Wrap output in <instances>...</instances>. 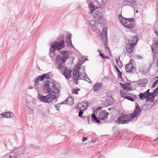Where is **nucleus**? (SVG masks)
I'll use <instances>...</instances> for the list:
<instances>
[{
  "label": "nucleus",
  "instance_id": "43",
  "mask_svg": "<svg viewBox=\"0 0 158 158\" xmlns=\"http://www.w3.org/2000/svg\"><path fill=\"white\" fill-rule=\"evenodd\" d=\"M137 82L138 84L140 85L141 86H142V85L143 84V79L139 80Z\"/></svg>",
  "mask_w": 158,
  "mask_h": 158
},
{
  "label": "nucleus",
  "instance_id": "24",
  "mask_svg": "<svg viewBox=\"0 0 158 158\" xmlns=\"http://www.w3.org/2000/svg\"><path fill=\"white\" fill-rule=\"evenodd\" d=\"M115 60L119 68H121L122 67L123 64L122 62L120 60V56H119V58H115Z\"/></svg>",
  "mask_w": 158,
  "mask_h": 158
},
{
  "label": "nucleus",
  "instance_id": "13",
  "mask_svg": "<svg viewBox=\"0 0 158 158\" xmlns=\"http://www.w3.org/2000/svg\"><path fill=\"white\" fill-rule=\"evenodd\" d=\"M109 114V113L106 112L105 110H102L99 112L98 118L101 120H104L107 118Z\"/></svg>",
  "mask_w": 158,
  "mask_h": 158
},
{
  "label": "nucleus",
  "instance_id": "51",
  "mask_svg": "<svg viewBox=\"0 0 158 158\" xmlns=\"http://www.w3.org/2000/svg\"><path fill=\"white\" fill-rule=\"evenodd\" d=\"M54 106L55 107L56 109L57 110L59 111H60V109L59 107H60V106H57L56 105H55Z\"/></svg>",
  "mask_w": 158,
  "mask_h": 158
},
{
  "label": "nucleus",
  "instance_id": "35",
  "mask_svg": "<svg viewBox=\"0 0 158 158\" xmlns=\"http://www.w3.org/2000/svg\"><path fill=\"white\" fill-rule=\"evenodd\" d=\"M135 57L137 59L139 60L142 59L143 58V56L139 55H136L135 56Z\"/></svg>",
  "mask_w": 158,
  "mask_h": 158
},
{
  "label": "nucleus",
  "instance_id": "27",
  "mask_svg": "<svg viewBox=\"0 0 158 158\" xmlns=\"http://www.w3.org/2000/svg\"><path fill=\"white\" fill-rule=\"evenodd\" d=\"M122 97H124V99H127L131 101L132 102H133L135 99L133 97H131V96H129L128 95H122Z\"/></svg>",
  "mask_w": 158,
  "mask_h": 158
},
{
  "label": "nucleus",
  "instance_id": "54",
  "mask_svg": "<svg viewBox=\"0 0 158 158\" xmlns=\"http://www.w3.org/2000/svg\"><path fill=\"white\" fill-rule=\"evenodd\" d=\"M133 94H131V93H128L127 94V95H128L129 96H131V97H133Z\"/></svg>",
  "mask_w": 158,
  "mask_h": 158
},
{
  "label": "nucleus",
  "instance_id": "21",
  "mask_svg": "<svg viewBox=\"0 0 158 158\" xmlns=\"http://www.w3.org/2000/svg\"><path fill=\"white\" fill-rule=\"evenodd\" d=\"M92 121L93 122L99 123H100V120L96 117L95 114L93 113L91 115Z\"/></svg>",
  "mask_w": 158,
  "mask_h": 158
},
{
  "label": "nucleus",
  "instance_id": "16",
  "mask_svg": "<svg viewBox=\"0 0 158 158\" xmlns=\"http://www.w3.org/2000/svg\"><path fill=\"white\" fill-rule=\"evenodd\" d=\"M125 68L127 72L133 73L136 71V68L134 67L133 65H130L129 64H127Z\"/></svg>",
  "mask_w": 158,
  "mask_h": 158
},
{
  "label": "nucleus",
  "instance_id": "37",
  "mask_svg": "<svg viewBox=\"0 0 158 158\" xmlns=\"http://www.w3.org/2000/svg\"><path fill=\"white\" fill-rule=\"evenodd\" d=\"M118 77L122 80V81H123V80L122 77V73L119 70L118 72Z\"/></svg>",
  "mask_w": 158,
  "mask_h": 158
},
{
  "label": "nucleus",
  "instance_id": "59",
  "mask_svg": "<svg viewBox=\"0 0 158 158\" xmlns=\"http://www.w3.org/2000/svg\"><path fill=\"white\" fill-rule=\"evenodd\" d=\"M123 17L122 16L121 14L119 15V18L120 20L121 19V18H123Z\"/></svg>",
  "mask_w": 158,
  "mask_h": 158
},
{
  "label": "nucleus",
  "instance_id": "57",
  "mask_svg": "<svg viewBox=\"0 0 158 158\" xmlns=\"http://www.w3.org/2000/svg\"><path fill=\"white\" fill-rule=\"evenodd\" d=\"M115 68V69H116V71L118 72V71H119V69H118V68L117 67V66L115 65V67H114Z\"/></svg>",
  "mask_w": 158,
  "mask_h": 158
},
{
  "label": "nucleus",
  "instance_id": "48",
  "mask_svg": "<svg viewBox=\"0 0 158 158\" xmlns=\"http://www.w3.org/2000/svg\"><path fill=\"white\" fill-rule=\"evenodd\" d=\"M73 79V81H74V83L76 84H78V79Z\"/></svg>",
  "mask_w": 158,
  "mask_h": 158
},
{
  "label": "nucleus",
  "instance_id": "18",
  "mask_svg": "<svg viewBox=\"0 0 158 158\" xmlns=\"http://www.w3.org/2000/svg\"><path fill=\"white\" fill-rule=\"evenodd\" d=\"M42 78L41 76H39L36 78L34 81L35 88L37 91H38L39 89V88L37 87V85L39 84V82L43 80V78Z\"/></svg>",
  "mask_w": 158,
  "mask_h": 158
},
{
  "label": "nucleus",
  "instance_id": "49",
  "mask_svg": "<svg viewBox=\"0 0 158 158\" xmlns=\"http://www.w3.org/2000/svg\"><path fill=\"white\" fill-rule=\"evenodd\" d=\"M100 56L102 58L104 59L105 58V56L104 55L103 53L102 52H100L99 53Z\"/></svg>",
  "mask_w": 158,
  "mask_h": 158
},
{
  "label": "nucleus",
  "instance_id": "53",
  "mask_svg": "<svg viewBox=\"0 0 158 158\" xmlns=\"http://www.w3.org/2000/svg\"><path fill=\"white\" fill-rule=\"evenodd\" d=\"M156 47H154L153 46V45H152V47H151V49H152V51H154V49H156Z\"/></svg>",
  "mask_w": 158,
  "mask_h": 158
},
{
  "label": "nucleus",
  "instance_id": "50",
  "mask_svg": "<svg viewBox=\"0 0 158 158\" xmlns=\"http://www.w3.org/2000/svg\"><path fill=\"white\" fill-rule=\"evenodd\" d=\"M133 60H131V59H130V61L128 62L127 64H129V65H133Z\"/></svg>",
  "mask_w": 158,
  "mask_h": 158
},
{
  "label": "nucleus",
  "instance_id": "22",
  "mask_svg": "<svg viewBox=\"0 0 158 158\" xmlns=\"http://www.w3.org/2000/svg\"><path fill=\"white\" fill-rule=\"evenodd\" d=\"M102 86V83H97L95 85L94 87L93 91L94 92H96L99 90Z\"/></svg>",
  "mask_w": 158,
  "mask_h": 158
},
{
  "label": "nucleus",
  "instance_id": "10",
  "mask_svg": "<svg viewBox=\"0 0 158 158\" xmlns=\"http://www.w3.org/2000/svg\"><path fill=\"white\" fill-rule=\"evenodd\" d=\"M150 90V89H148L143 93H140L138 95L139 99L141 100H143L145 98L151 99L150 95H152V94L149 92Z\"/></svg>",
  "mask_w": 158,
  "mask_h": 158
},
{
  "label": "nucleus",
  "instance_id": "63",
  "mask_svg": "<svg viewBox=\"0 0 158 158\" xmlns=\"http://www.w3.org/2000/svg\"><path fill=\"white\" fill-rule=\"evenodd\" d=\"M133 98L134 99H136L137 98V96L136 95H134L133 94Z\"/></svg>",
  "mask_w": 158,
  "mask_h": 158
},
{
  "label": "nucleus",
  "instance_id": "23",
  "mask_svg": "<svg viewBox=\"0 0 158 158\" xmlns=\"http://www.w3.org/2000/svg\"><path fill=\"white\" fill-rule=\"evenodd\" d=\"M83 67L80 68V66H78L77 64L75 68L74 69V73H80L79 70H82V71L84 73L83 71L82 70V68Z\"/></svg>",
  "mask_w": 158,
  "mask_h": 158
},
{
  "label": "nucleus",
  "instance_id": "55",
  "mask_svg": "<svg viewBox=\"0 0 158 158\" xmlns=\"http://www.w3.org/2000/svg\"><path fill=\"white\" fill-rule=\"evenodd\" d=\"M27 110H30L31 109H32L31 108H30L29 106H28V105H27Z\"/></svg>",
  "mask_w": 158,
  "mask_h": 158
},
{
  "label": "nucleus",
  "instance_id": "33",
  "mask_svg": "<svg viewBox=\"0 0 158 158\" xmlns=\"http://www.w3.org/2000/svg\"><path fill=\"white\" fill-rule=\"evenodd\" d=\"M30 147H32L34 148L36 151H39L40 150V148L38 146H34L33 145H31V146H29Z\"/></svg>",
  "mask_w": 158,
  "mask_h": 158
},
{
  "label": "nucleus",
  "instance_id": "60",
  "mask_svg": "<svg viewBox=\"0 0 158 158\" xmlns=\"http://www.w3.org/2000/svg\"><path fill=\"white\" fill-rule=\"evenodd\" d=\"M98 158H105L104 156L101 155H100L98 157Z\"/></svg>",
  "mask_w": 158,
  "mask_h": 158
},
{
  "label": "nucleus",
  "instance_id": "19",
  "mask_svg": "<svg viewBox=\"0 0 158 158\" xmlns=\"http://www.w3.org/2000/svg\"><path fill=\"white\" fill-rule=\"evenodd\" d=\"M138 39L136 35H134L132 36L131 38L128 40V43L135 44V45H136L138 41Z\"/></svg>",
  "mask_w": 158,
  "mask_h": 158
},
{
  "label": "nucleus",
  "instance_id": "20",
  "mask_svg": "<svg viewBox=\"0 0 158 158\" xmlns=\"http://www.w3.org/2000/svg\"><path fill=\"white\" fill-rule=\"evenodd\" d=\"M72 35L69 34V35L67 37V38L66 39V42L68 43V46L69 47H72L73 48H74V46L73 45L71 40V37Z\"/></svg>",
  "mask_w": 158,
  "mask_h": 158
},
{
  "label": "nucleus",
  "instance_id": "38",
  "mask_svg": "<svg viewBox=\"0 0 158 158\" xmlns=\"http://www.w3.org/2000/svg\"><path fill=\"white\" fill-rule=\"evenodd\" d=\"M66 101L68 102H70V103H72V102H73V98L71 97H69L66 99Z\"/></svg>",
  "mask_w": 158,
  "mask_h": 158
},
{
  "label": "nucleus",
  "instance_id": "17",
  "mask_svg": "<svg viewBox=\"0 0 158 158\" xmlns=\"http://www.w3.org/2000/svg\"><path fill=\"white\" fill-rule=\"evenodd\" d=\"M113 103V99L111 96H108L105 100L104 105L106 106H110Z\"/></svg>",
  "mask_w": 158,
  "mask_h": 158
},
{
  "label": "nucleus",
  "instance_id": "12",
  "mask_svg": "<svg viewBox=\"0 0 158 158\" xmlns=\"http://www.w3.org/2000/svg\"><path fill=\"white\" fill-rule=\"evenodd\" d=\"M94 14L96 15V16H94V17L96 18L97 23H102L103 22V18L101 13L99 12H98L96 10L95 11Z\"/></svg>",
  "mask_w": 158,
  "mask_h": 158
},
{
  "label": "nucleus",
  "instance_id": "62",
  "mask_svg": "<svg viewBox=\"0 0 158 158\" xmlns=\"http://www.w3.org/2000/svg\"><path fill=\"white\" fill-rule=\"evenodd\" d=\"M102 108V107H98L97 108V111L99 110L100 109H101Z\"/></svg>",
  "mask_w": 158,
  "mask_h": 158
},
{
  "label": "nucleus",
  "instance_id": "61",
  "mask_svg": "<svg viewBox=\"0 0 158 158\" xmlns=\"http://www.w3.org/2000/svg\"><path fill=\"white\" fill-rule=\"evenodd\" d=\"M85 105L86 106V107H88L89 106L88 105V103L87 102H86L85 103Z\"/></svg>",
  "mask_w": 158,
  "mask_h": 158
},
{
  "label": "nucleus",
  "instance_id": "46",
  "mask_svg": "<svg viewBox=\"0 0 158 158\" xmlns=\"http://www.w3.org/2000/svg\"><path fill=\"white\" fill-rule=\"evenodd\" d=\"M83 110H80L78 113V116L80 117H81L83 114Z\"/></svg>",
  "mask_w": 158,
  "mask_h": 158
},
{
  "label": "nucleus",
  "instance_id": "56",
  "mask_svg": "<svg viewBox=\"0 0 158 158\" xmlns=\"http://www.w3.org/2000/svg\"><path fill=\"white\" fill-rule=\"evenodd\" d=\"M94 1L98 5H99V0H94Z\"/></svg>",
  "mask_w": 158,
  "mask_h": 158
},
{
  "label": "nucleus",
  "instance_id": "30",
  "mask_svg": "<svg viewBox=\"0 0 158 158\" xmlns=\"http://www.w3.org/2000/svg\"><path fill=\"white\" fill-rule=\"evenodd\" d=\"M8 113L4 112L0 114V118H7Z\"/></svg>",
  "mask_w": 158,
  "mask_h": 158
},
{
  "label": "nucleus",
  "instance_id": "42",
  "mask_svg": "<svg viewBox=\"0 0 158 158\" xmlns=\"http://www.w3.org/2000/svg\"><path fill=\"white\" fill-rule=\"evenodd\" d=\"M72 94H78L77 91L76 90V89L73 88L72 89Z\"/></svg>",
  "mask_w": 158,
  "mask_h": 158
},
{
  "label": "nucleus",
  "instance_id": "26",
  "mask_svg": "<svg viewBox=\"0 0 158 158\" xmlns=\"http://www.w3.org/2000/svg\"><path fill=\"white\" fill-rule=\"evenodd\" d=\"M89 25L92 27L94 30L96 28V27L95 26L96 23L94 20H90L89 21Z\"/></svg>",
  "mask_w": 158,
  "mask_h": 158
},
{
  "label": "nucleus",
  "instance_id": "4",
  "mask_svg": "<svg viewBox=\"0 0 158 158\" xmlns=\"http://www.w3.org/2000/svg\"><path fill=\"white\" fill-rule=\"evenodd\" d=\"M26 150V148L23 146L15 149L13 152L7 153L5 156L7 158H16L18 156L25 153Z\"/></svg>",
  "mask_w": 158,
  "mask_h": 158
},
{
  "label": "nucleus",
  "instance_id": "14",
  "mask_svg": "<svg viewBox=\"0 0 158 158\" xmlns=\"http://www.w3.org/2000/svg\"><path fill=\"white\" fill-rule=\"evenodd\" d=\"M119 84L121 86L122 89L124 90L128 91L131 90L132 87H131V84L130 83L127 82L125 84H123L122 83H120Z\"/></svg>",
  "mask_w": 158,
  "mask_h": 158
},
{
  "label": "nucleus",
  "instance_id": "25",
  "mask_svg": "<svg viewBox=\"0 0 158 158\" xmlns=\"http://www.w3.org/2000/svg\"><path fill=\"white\" fill-rule=\"evenodd\" d=\"M158 93V90L157 89H155L153 93H151V94H152V95H150V98H152V99L154 98L155 96H157Z\"/></svg>",
  "mask_w": 158,
  "mask_h": 158
},
{
  "label": "nucleus",
  "instance_id": "36",
  "mask_svg": "<svg viewBox=\"0 0 158 158\" xmlns=\"http://www.w3.org/2000/svg\"><path fill=\"white\" fill-rule=\"evenodd\" d=\"M158 83V79L156 80L153 83V85L152 86V88L155 87Z\"/></svg>",
  "mask_w": 158,
  "mask_h": 158
},
{
  "label": "nucleus",
  "instance_id": "15",
  "mask_svg": "<svg viewBox=\"0 0 158 158\" xmlns=\"http://www.w3.org/2000/svg\"><path fill=\"white\" fill-rule=\"evenodd\" d=\"M135 21L133 18H128L127 22L125 27L128 28H132L134 27L135 24L132 22Z\"/></svg>",
  "mask_w": 158,
  "mask_h": 158
},
{
  "label": "nucleus",
  "instance_id": "1",
  "mask_svg": "<svg viewBox=\"0 0 158 158\" xmlns=\"http://www.w3.org/2000/svg\"><path fill=\"white\" fill-rule=\"evenodd\" d=\"M60 54L62 56L58 55L56 59V68L59 70H63V75L65 77L66 79H69L71 77V69L65 67V62L68 59L69 53L67 51H62L60 52Z\"/></svg>",
  "mask_w": 158,
  "mask_h": 158
},
{
  "label": "nucleus",
  "instance_id": "47",
  "mask_svg": "<svg viewBox=\"0 0 158 158\" xmlns=\"http://www.w3.org/2000/svg\"><path fill=\"white\" fill-rule=\"evenodd\" d=\"M83 62H82L81 60H79V61H78L77 64L78 66H80L83 64Z\"/></svg>",
  "mask_w": 158,
  "mask_h": 158
},
{
  "label": "nucleus",
  "instance_id": "44",
  "mask_svg": "<svg viewBox=\"0 0 158 158\" xmlns=\"http://www.w3.org/2000/svg\"><path fill=\"white\" fill-rule=\"evenodd\" d=\"M107 36V35H104L103 33H100V37L101 39H103L104 38H106Z\"/></svg>",
  "mask_w": 158,
  "mask_h": 158
},
{
  "label": "nucleus",
  "instance_id": "58",
  "mask_svg": "<svg viewBox=\"0 0 158 158\" xmlns=\"http://www.w3.org/2000/svg\"><path fill=\"white\" fill-rule=\"evenodd\" d=\"M87 140V137H83L82 138V141L84 142L85 141Z\"/></svg>",
  "mask_w": 158,
  "mask_h": 158
},
{
  "label": "nucleus",
  "instance_id": "6",
  "mask_svg": "<svg viewBox=\"0 0 158 158\" xmlns=\"http://www.w3.org/2000/svg\"><path fill=\"white\" fill-rule=\"evenodd\" d=\"M130 121L133 122L131 120L130 116L128 114H125L122 113L116 121V123L118 125L120 124H127Z\"/></svg>",
  "mask_w": 158,
  "mask_h": 158
},
{
  "label": "nucleus",
  "instance_id": "28",
  "mask_svg": "<svg viewBox=\"0 0 158 158\" xmlns=\"http://www.w3.org/2000/svg\"><path fill=\"white\" fill-rule=\"evenodd\" d=\"M128 19V18H124L123 17V18H121V19L120 20L121 23L124 26H125L126 25V23Z\"/></svg>",
  "mask_w": 158,
  "mask_h": 158
},
{
  "label": "nucleus",
  "instance_id": "3",
  "mask_svg": "<svg viewBox=\"0 0 158 158\" xmlns=\"http://www.w3.org/2000/svg\"><path fill=\"white\" fill-rule=\"evenodd\" d=\"M64 34H60L57 38V40L58 41H55L51 45L49 49V55L52 59L55 54L56 50H58L60 51L62 48L64 47Z\"/></svg>",
  "mask_w": 158,
  "mask_h": 158
},
{
  "label": "nucleus",
  "instance_id": "29",
  "mask_svg": "<svg viewBox=\"0 0 158 158\" xmlns=\"http://www.w3.org/2000/svg\"><path fill=\"white\" fill-rule=\"evenodd\" d=\"M40 76H41L42 78H43V80L45 79H49L50 78V76L48 73L44 74Z\"/></svg>",
  "mask_w": 158,
  "mask_h": 158
},
{
  "label": "nucleus",
  "instance_id": "11",
  "mask_svg": "<svg viewBox=\"0 0 158 158\" xmlns=\"http://www.w3.org/2000/svg\"><path fill=\"white\" fill-rule=\"evenodd\" d=\"M128 42L126 45V50L128 53V55L130 56L132 52L134 51V47L136 46L135 44Z\"/></svg>",
  "mask_w": 158,
  "mask_h": 158
},
{
  "label": "nucleus",
  "instance_id": "9",
  "mask_svg": "<svg viewBox=\"0 0 158 158\" xmlns=\"http://www.w3.org/2000/svg\"><path fill=\"white\" fill-rule=\"evenodd\" d=\"M99 5H94L93 3L90 2L89 3V7L91 9V13L98 8H99L104 3H105L107 0H99Z\"/></svg>",
  "mask_w": 158,
  "mask_h": 158
},
{
  "label": "nucleus",
  "instance_id": "2",
  "mask_svg": "<svg viewBox=\"0 0 158 158\" xmlns=\"http://www.w3.org/2000/svg\"><path fill=\"white\" fill-rule=\"evenodd\" d=\"M60 86L59 85L56 86L54 82L48 80H46L42 85V89L43 92L46 94H58L60 92Z\"/></svg>",
  "mask_w": 158,
  "mask_h": 158
},
{
  "label": "nucleus",
  "instance_id": "5",
  "mask_svg": "<svg viewBox=\"0 0 158 158\" xmlns=\"http://www.w3.org/2000/svg\"><path fill=\"white\" fill-rule=\"evenodd\" d=\"M37 98L41 102L49 103L52 102L53 100L56 98V96L55 94H48L47 95L43 96L38 94Z\"/></svg>",
  "mask_w": 158,
  "mask_h": 158
},
{
  "label": "nucleus",
  "instance_id": "52",
  "mask_svg": "<svg viewBox=\"0 0 158 158\" xmlns=\"http://www.w3.org/2000/svg\"><path fill=\"white\" fill-rule=\"evenodd\" d=\"M33 112V110L32 109H31L30 110H28V114H32Z\"/></svg>",
  "mask_w": 158,
  "mask_h": 158
},
{
  "label": "nucleus",
  "instance_id": "45",
  "mask_svg": "<svg viewBox=\"0 0 158 158\" xmlns=\"http://www.w3.org/2000/svg\"><path fill=\"white\" fill-rule=\"evenodd\" d=\"M154 104V103L152 104V103H151L150 105V104H148V105H146V107H148V108H151L153 106Z\"/></svg>",
  "mask_w": 158,
  "mask_h": 158
},
{
  "label": "nucleus",
  "instance_id": "40",
  "mask_svg": "<svg viewBox=\"0 0 158 158\" xmlns=\"http://www.w3.org/2000/svg\"><path fill=\"white\" fill-rule=\"evenodd\" d=\"M83 80H84L85 81H88L89 83L90 84H91L92 82L91 81L88 77L87 76H86V78H84Z\"/></svg>",
  "mask_w": 158,
  "mask_h": 158
},
{
  "label": "nucleus",
  "instance_id": "31",
  "mask_svg": "<svg viewBox=\"0 0 158 158\" xmlns=\"http://www.w3.org/2000/svg\"><path fill=\"white\" fill-rule=\"evenodd\" d=\"M107 29L106 27H103L102 30V33H103L104 35H107Z\"/></svg>",
  "mask_w": 158,
  "mask_h": 158
},
{
  "label": "nucleus",
  "instance_id": "64",
  "mask_svg": "<svg viewBox=\"0 0 158 158\" xmlns=\"http://www.w3.org/2000/svg\"><path fill=\"white\" fill-rule=\"evenodd\" d=\"M152 52L153 53V55L154 56H155V55H156V52L155 51V50L154 51H152Z\"/></svg>",
  "mask_w": 158,
  "mask_h": 158
},
{
  "label": "nucleus",
  "instance_id": "8",
  "mask_svg": "<svg viewBox=\"0 0 158 158\" xmlns=\"http://www.w3.org/2000/svg\"><path fill=\"white\" fill-rule=\"evenodd\" d=\"M84 73L81 72L80 73H73V79H79L83 80L84 78H86V76L87 75L85 72V68H82Z\"/></svg>",
  "mask_w": 158,
  "mask_h": 158
},
{
  "label": "nucleus",
  "instance_id": "34",
  "mask_svg": "<svg viewBox=\"0 0 158 158\" xmlns=\"http://www.w3.org/2000/svg\"><path fill=\"white\" fill-rule=\"evenodd\" d=\"M143 85H142V86L144 87L145 86L146 84L148 83V80L144 78L143 79Z\"/></svg>",
  "mask_w": 158,
  "mask_h": 158
},
{
  "label": "nucleus",
  "instance_id": "32",
  "mask_svg": "<svg viewBox=\"0 0 158 158\" xmlns=\"http://www.w3.org/2000/svg\"><path fill=\"white\" fill-rule=\"evenodd\" d=\"M126 3L132 4L135 2V0H125Z\"/></svg>",
  "mask_w": 158,
  "mask_h": 158
},
{
  "label": "nucleus",
  "instance_id": "39",
  "mask_svg": "<svg viewBox=\"0 0 158 158\" xmlns=\"http://www.w3.org/2000/svg\"><path fill=\"white\" fill-rule=\"evenodd\" d=\"M7 113H8L7 114V118H10L12 117L13 116V113L10 111H8L6 112Z\"/></svg>",
  "mask_w": 158,
  "mask_h": 158
},
{
  "label": "nucleus",
  "instance_id": "41",
  "mask_svg": "<svg viewBox=\"0 0 158 158\" xmlns=\"http://www.w3.org/2000/svg\"><path fill=\"white\" fill-rule=\"evenodd\" d=\"M153 45L154 47L157 48L158 47V40L155 41V43Z\"/></svg>",
  "mask_w": 158,
  "mask_h": 158
},
{
  "label": "nucleus",
  "instance_id": "7",
  "mask_svg": "<svg viewBox=\"0 0 158 158\" xmlns=\"http://www.w3.org/2000/svg\"><path fill=\"white\" fill-rule=\"evenodd\" d=\"M141 109L138 105V104L136 103L135 104L134 111L131 114L130 116L131 120L136 121L137 119L138 116H139L141 113Z\"/></svg>",
  "mask_w": 158,
  "mask_h": 158
}]
</instances>
